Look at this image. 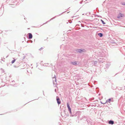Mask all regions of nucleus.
Wrapping results in <instances>:
<instances>
[{
  "label": "nucleus",
  "instance_id": "21",
  "mask_svg": "<svg viewBox=\"0 0 125 125\" xmlns=\"http://www.w3.org/2000/svg\"><path fill=\"white\" fill-rule=\"evenodd\" d=\"M83 1L82 0L81 1H80V4H82V3L83 2Z\"/></svg>",
  "mask_w": 125,
  "mask_h": 125
},
{
  "label": "nucleus",
  "instance_id": "11",
  "mask_svg": "<svg viewBox=\"0 0 125 125\" xmlns=\"http://www.w3.org/2000/svg\"><path fill=\"white\" fill-rule=\"evenodd\" d=\"M98 35L100 37H101L103 36V34L101 33H98Z\"/></svg>",
  "mask_w": 125,
  "mask_h": 125
},
{
  "label": "nucleus",
  "instance_id": "10",
  "mask_svg": "<svg viewBox=\"0 0 125 125\" xmlns=\"http://www.w3.org/2000/svg\"><path fill=\"white\" fill-rule=\"evenodd\" d=\"M108 123L110 124L113 125L114 124V122L113 121L110 120L109 121Z\"/></svg>",
  "mask_w": 125,
  "mask_h": 125
},
{
  "label": "nucleus",
  "instance_id": "9",
  "mask_svg": "<svg viewBox=\"0 0 125 125\" xmlns=\"http://www.w3.org/2000/svg\"><path fill=\"white\" fill-rule=\"evenodd\" d=\"M123 16V14L121 13H120L118 16L117 17L118 18H120L121 17H122Z\"/></svg>",
  "mask_w": 125,
  "mask_h": 125
},
{
  "label": "nucleus",
  "instance_id": "7",
  "mask_svg": "<svg viewBox=\"0 0 125 125\" xmlns=\"http://www.w3.org/2000/svg\"><path fill=\"white\" fill-rule=\"evenodd\" d=\"M78 62H77L75 61V62H71V63L72 65H77V63Z\"/></svg>",
  "mask_w": 125,
  "mask_h": 125
},
{
  "label": "nucleus",
  "instance_id": "31",
  "mask_svg": "<svg viewBox=\"0 0 125 125\" xmlns=\"http://www.w3.org/2000/svg\"><path fill=\"white\" fill-rule=\"evenodd\" d=\"M69 12H67V13H69Z\"/></svg>",
  "mask_w": 125,
  "mask_h": 125
},
{
  "label": "nucleus",
  "instance_id": "4",
  "mask_svg": "<svg viewBox=\"0 0 125 125\" xmlns=\"http://www.w3.org/2000/svg\"><path fill=\"white\" fill-rule=\"evenodd\" d=\"M67 107L68 108V109L70 113L71 114H72L71 110V108L69 105V104L68 103H67ZM71 115L72 116H73V115Z\"/></svg>",
  "mask_w": 125,
  "mask_h": 125
},
{
  "label": "nucleus",
  "instance_id": "17",
  "mask_svg": "<svg viewBox=\"0 0 125 125\" xmlns=\"http://www.w3.org/2000/svg\"><path fill=\"white\" fill-rule=\"evenodd\" d=\"M121 4L123 5H125V2H123L121 3Z\"/></svg>",
  "mask_w": 125,
  "mask_h": 125
},
{
  "label": "nucleus",
  "instance_id": "25",
  "mask_svg": "<svg viewBox=\"0 0 125 125\" xmlns=\"http://www.w3.org/2000/svg\"><path fill=\"white\" fill-rule=\"evenodd\" d=\"M12 82H14V81H12Z\"/></svg>",
  "mask_w": 125,
  "mask_h": 125
},
{
  "label": "nucleus",
  "instance_id": "12",
  "mask_svg": "<svg viewBox=\"0 0 125 125\" xmlns=\"http://www.w3.org/2000/svg\"><path fill=\"white\" fill-rule=\"evenodd\" d=\"M9 5L10 6V7H15L16 6V5L14 4H9Z\"/></svg>",
  "mask_w": 125,
  "mask_h": 125
},
{
  "label": "nucleus",
  "instance_id": "26",
  "mask_svg": "<svg viewBox=\"0 0 125 125\" xmlns=\"http://www.w3.org/2000/svg\"><path fill=\"white\" fill-rule=\"evenodd\" d=\"M14 67H16L15 66H14Z\"/></svg>",
  "mask_w": 125,
  "mask_h": 125
},
{
  "label": "nucleus",
  "instance_id": "24",
  "mask_svg": "<svg viewBox=\"0 0 125 125\" xmlns=\"http://www.w3.org/2000/svg\"><path fill=\"white\" fill-rule=\"evenodd\" d=\"M55 92H56V89H55Z\"/></svg>",
  "mask_w": 125,
  "mask_h": 125
},
{
  "label": "nucleus",
  "instance_id": "22",
  "mask_svg": "<svg viewBox=\"0 0 125 125\" xmlns=\"http://www.w3.org/2000/svg\"><path fill=\"white\" fill-rule=\"evenodd\" d=\"M94 99V98H93V99H90V101H91L92 100H93Z\"/></svg>",
  "mask_w": 125,
  "mask_h": 125
},
{
  "label": "nucleus",
  "instance_id": "15",
  "mask_svg": "<svg viewBox=\"0 0 125 125\" xmlns=\"http://www.w3.org/2000/svg\"><path fill=\"white\" fill-rule=\"evenodd\" d=\"M97 61H94V65L95 66H96V64H97Z\"/></svg>",
  "mask_w": 125,
  "mask_h": 125
},
{
  "label": "nucleus",
  "instance_id": "20",
  "mask_svg": "<svg viewBox=\"0 0 125 125\" xmlns=\"http://www.w3.org/2000/svg\"><path fill=\"white\" fill-rule=\"evenodd\" d=\"M68 21L70 23H71L72 22L71 20H69Z\"/></svg>",
  "mask_w": 125,
  "mask_h": 125
},
{
  "label": "nucleus",
  "instance_id": "1",
  "mask_svg": "<svg viewBox=\"0 0 125 125\" xmlns=\"http://www.w3.org/2000/svg\"><path fill=\"white\" fill-rule=\"evenodd\" d=\"M85 50L84 49H77L76 50V51L78 52L81 53H82L83 52H84L85 51Z\"/></svg>",
  "mask_w": 125,
  "mask_h": 125
},
{
  "label": "nucleus",
  "instance_id": "19",
  "mask_svg": "<svg viewBox=\"0 0 125 125\" xmlns=\"http://www.w3.org/2000/svg\"><path fill=\"white\" fill-rule=\"evenodd\" d=\"M43 49V48L42 47L40 49H39V50L41 51V50Z\"/></svg>",
  "mask_w": 125,
  "mask_h": 125
},
{
  "label": "nucleus",
  "instance_id": "18",
  "mask_svg": "<svg viewBox=\"0 0 125 125\" xmlns=\"http://www.w3.org/2000/svg\"><path fill=\"white\" fill-rule=\"evenodd\" d=\"M109 66L108 64H106V67L107 68H108Z\"/></svg>",
  "mask_w": 125,
  "mask_h": 125
},
{
  "label": "nucleus",
  "instance_id": "23",
  "mask_svg": "<svg viewBox=\"0 0 125 125\" xmlns=\"http://www.w3.org/2000/svg\"><path fill=\"white\" fill-rule=\"evenodd\" d=\"M97 16L98 17H99V16L98 15H97Z\"/></svg>",
  "mask_w": 125,
  "mask_h": 125
},
{
  "label": "nucleus",
  "instance_id": "28",
  "mask_svg": "<svg viewBox=\"0 0 125 125\" xmlns=\"http://www.w3.org/2000/svg\"><path fill=\"white\" fill-rule=\"evenodd\" d=\"M31 42H32V41H31Z\"/></svg>",
  "mask_w": 125,
  "mask_h": 125
},
{
  "label": "nucleus",
  "instance_id": "32",
  "mask_svg": "<svg viewBox=\"0 0 125 125\" xmlns=\"http://www.w3.org/2000/svg\"><path fill=\"white\" fill-rule=\"evenodd\" d=\"M67 24L68 23V22H67Z\"/></svg>",
  "mask_w": 125,
  "mask_h": 125
},
{
  "label": "nucleus",
  "instance_id": "5",
  "mask_svg": "<svg viewBox=\"0 0 125 125\" xmlns=\"http://www.w3.org/2000/svg\"><path fill=\"white\" fill-rule=\"evenodd\" d=\"M110 101H112V102L113 101V100L112 98V99L109 98V99H108L106 101V102L105 103H104V104H105L106 103H107L108 102H109L110 103Z\"/></svg>",
  "mask_w": 125,
  "mask_h": 125
},
{
  "label": "nucleus",
  "instance_id": "16",
  "mask_svg": "<svg viewBox=\"0 0 125 125\" xmlns=\"http://www.w3.org/2000/svg\"><path fill=\"white\" fill-rule=\"evenodd\" d=\"M86 121L88 123H89V122L90 123L91 122L90 121V120H88V119H86Z\"/></svg>",
  "mask_w": 125,
  "mask_h": 125
},
{
  "label": "nucleus",
  "instance_id": "8",
  "mask_svg": "<svg viewBox=\"0 0 125 125\" xmlns=\"http://www.w3.org/2000/svg\"><path fill=\"white\" fill-rule=\"evenodd\" d=\"M52 78L53 79V83L54 81L55 82H56V76L55 75H54L53 77H52Z\"/></svg>",
  "mask_w": 125,
  "mask_h": 125
},
{
  "label": "nucleus",
  "instance_id": "13",
  "mask_svg": "<svg viewBox=\"0 0 125 125\" xmlns=\"http://www.w3.org/2000/svg\"><path fill=\"white\" fill-rule=\"evenodd\" d=\"M101 21L102 22V23L103 24H105V23L104 22V21L102 19L101 20Z\"/></svg>",
  "mask_w": 125,
  "mask_h": 125
},
{
  "label": "nucleus",
  "instance_id": "2",
  "mask_svg": "<svg viewBox=\"0 0 125 125\" xmlns=\"http://www.w3.org/2000/svg\"><path fill=\"white\" fill-rule=\"evenodd\" d=\"M56 99L57 102L58 104H60L61 103V101H60V98L58 96H57Z\"/></svg>",
  "mask_w": 125,
  "mask_h": 125
},
{
  "label": "nucleus",
  "instance_id": "29",
  "mask_svg": "<svg viewBox=\"0 0 125 125\" xmlns=\"http://www.w3.org/2000/svg\"><path fill=\"white\" fill-rule=\"evenodd\" d=\"M28 41H27V43H28Z\"/></svg>",
  "mask_w": 125,
  "mask_h": 125
},
{
  "label": "nucleus",
  "instance_id": "6",
  "mask_svg": "<svg viewBox=\"0 0 125 125\" xmlns=\"http://www.w3.org/2000/svg\"><path fill=\"white\" fill-rule=\"evenodd\" d=\"M28 38L29 39H31L32 37V35L31 33H29L28 34Z\"/></svg>",
  "mask_w": 125,
  "mask_h": 125
},
{
  "label": "nucleus",
  "instance_id": "14",
  "mask_svg": "<svg viewBox=\"0 0 125 125\" xmlns=\"http://www.w3.org/2000/svg\"><path fill=\"white\" fill-rule=\"evenodd\" d=\"M15 61H16V59H14V60H13L11 62L12 63H12H14L15 62Z\"/></svg>",
  "mask_w": 125,
  "mask_h": 125
},
{
  "label": "nucleus",
  "instance_id": "27",
  "mask_svg": "<svg viewBox=\"0 0 125 125\" xmlns=\"http://www.w3.org/2000/svg\"><path fill=\"white\" fill-rule=\"evenodd\" d=\"M9 77H11V76H10H10H9Z\"/></svg>",
  "mask_w": 125,
  "mask_h": 125
},
{
  "label": "nucleus",
  "instance_id": "3",
  "mask_svg": "<svg viewBox=\"0 0 125 125\" xmlns=\"http://www.w3.org/2000/svg\"><path fill=\"white\" fill-rule=\"evenodd\" d=\"M64 12H62V13H61V14H60L59 15H57V16H55L54 17H53L52 18H51V19H50L48 21H47L46 22V23H43V24H45L46 22H49L50 21H51V20H53V19L55 18L57 16H60L62 14V13H64Z\"/></svg>",
  "mask_w": 125,
  "mask_h": 125
},
{
  "label": "nucleus",
  "instance_id": "30",
  "mask_svg": "<svg viewBox=\"0 0 125 125\" xmlns=\"http://www.w3.org/2000/svg\"><path fill=\"white\" fill-rule=\"evenodd\" d=\"M43 95H44V93H43Z\"/></svg>",
  "mask_w": 125,
  "mask_h": 125
}]
</instances>
